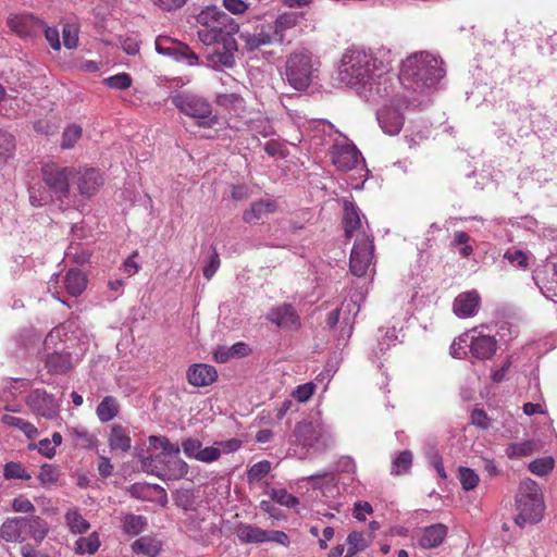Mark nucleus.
<instances>
[{
	"mask_svg": "<svg viewBox=\"0 0 557 557\" xmlns=\"http://www.w3.org/2000/svg\"><path fill=\"white\" fill-rule=\"evenodd\" d=\"M388 61L373 51L350 47L345 50L338 67V79L355 89L360 98L377 104L393 95L394 75L387 73Z\"/></svg>",
	"mask_w": 557,
	"mask_h": 557,
	"instance_id": "f257e3e1",
	"label": "nucleus"
},
{
	"mask_svg": "<svg viewBox=\"0 0 557 557\" xmlns=\"http://www.w3.org/2000/svg\"><path fill=\"white\" fill-rule=\"evenodd\" d=\"M443 61L429 53L416 52L401 63L398 86L403 84L407 89L424 92L433 89L444 77Z\"/></svg>",
	"mask_w": 557,
	"mask_h": 557,
	"instance_id": "f03ea898",
	"label": "nucleus"
},
{
	"mask_svg": "<svg viewBox=\"0 0 557 557\" xmlns=\"http://www.w3.org/2000/svg\"><path fill=\"white\" fill-rule=\"evenodd\" d=\"M149 443L162 451L154 457L141 458V471L153 474L163 481H177L185 478L189 466L178 457L181 447L165 436H150Z\"/></svg>",
	"mask_w": 557,
	"mask_h": 557,
	"instance_id": "7ed1b4c3",
	"label": "nucleus"
},
{
	"mask_svg": "<svg viewBox=\"0 0 557 557\" xmlns=\"http://www.w3.org/2000/svg\"><path fill=\"white\" fill-rule=\"evenodd\" d=\"M75 175V168L61 166L60 164L50 161L42 163L40 168L42 186L29 187V201L33 207H44L57 200L63 201L71 195L72 176Z\"/></svg>",
	"mask_w": 557,
	"mask_h": 557,
	"instance_id": "20e7f679",
	"label": "nucleus"
},
{
	"mask_svg": "<svg viewBox=\"0 0 557 557\" xmlns=\"http://www.w3.org/2000/svg\"><path fill=\"white\" fill-rule=\"evenodd\" d=\"M197 37L205 46H212L225 41L230 45L239 25L227 13L215 5L203 8L196 16Z\"/></svg>",
	"mask_w": 557,
	"mask_h": 557,
	"instance_id": "39448f33",
	"label": "nucleus"
},
{
	"mask_svg": "<svg viewBox=\"0 0 557 557\" xmlns=\"http://www.w3.org/2000/svg\"><path fill=\"white\" fill-rule=\"evenodd\" d=\"M290 444L299 446L304 451L300 458H306L309 450L323 453L334 444V436L329 425L322 421H299L290 435Z\"/></svg>",
	"mask_w": 557,
	"mask_h": 557,
	"instance_id": "423d86ee",
	"label": "nucleus"
},
{
	"mask_svg": "<svg viewBox=\"0 0 557 557\" xmlns=\"http://www.w3.org/2000/svg\"><path fill=\"white\" fill-rule=\"evenodd\" d=\"M517 516L515 522L520 528L542 520L545 510L543 495L537 483L531 479L521 481L516 496Z\"/></svg>",
	"mask_w": 557,
	"mask_h": 557,
	"instance_id": "0eeeda50",
	"label": "nucleus"
},
{
	"mask_svg": "<svg viewBox=\"0 0 557 557\" xmlns=\"http://www.w3.org/2000/svg\"><path fill=\"white\" fill-rule=\"evenodd\" d=\"M47 533L46 521L37 516L8 518L0 529L1 537L12 543H23L27 540L40 543Z\"/></svg>",
	"mask_w": 557,
	"mask_h": 557,
	"instance_id": "6e6552de",
	"label": "nucleus"
},
{
	"mask_svg": "<svg viewBox=\"0 0 557 557\" xmlns=\"http://www.w3.org/2000/svg\"><path fill=\"white\" fill-rule=\"evenodd\" d=\"M173 106L183 114L194 119L200 127H212L218 123L212 104L205 97L189 91H174L170 95Z\"/></svg>",
	"mask_w": 557,
	"mask_h": 557,
	"instance_id": "1a4fd4ad",
	"label": "nucleus"
},
{
	"mask_svg": "<svg viewBox=\"0 0 557 557\" xmlns=\"http://www.w3.org/2000/svg\"><path fill=\"white\" fill-rule=\"evenodd\" d=\"M319 61L307 48H298L293 51L285 64V77L287 83L296 90H305L312 82Z\"/></svg>",
	"mask_w": 557,
	"mask_h": 557,
	"instance_id": "9d476101",
	"label": "nucleus"
},
{
	"mask_svg": "<svg viewBox=\"0 0 557 557\" xmlns=\"http://www.w3.org/2000/svg\"><path fill=\"white\" fill-rule=\"evenodd\" d=\"M398 81L393 82V95L388 99L377 103L382 106L376 112L377 122L387 135H397L405 122L403 110L408 108L409 101L398 91Z\"/></svg>",
	"mask_w": 557,
	"mask_h": 557,
	"instance_id": "9b49d317",
	"label": "nucleus"
},
{
	"mask_svg": "<svg viewBox=\"0 0 557 557\" xmlns=\"http://www.w3.org/2000/svg\"><path fill=\"white\" fill-rule=\"evenodd\" d=\"M235 534L243 544H262L268 542L277 543L284 547L290 545V540L284 531L263 530L259 527L239 523L236 525Z\"/></svg>",
	"mask_w": 557,
	"mask_h": 557,
	"instance_id": "f8f14e48",
	"label": "nucleus"
},
{
	"mask_svg": "<svg viewBox=\"0 0 557 557\" xmlns=\"http://www.w3.org/2000/svg\"><path fill=\"white\" fill-rule=\"evenodd\" d=\"M374 245L370 234L362 233V237L355 240L350 253L349 267L356 276H366L371 271Z\"/></svg>",
	"mask_w": 557,
	"mask_h": 557,
	"instance_id": "ddd939ff",
	"label": "nucleus"
},
{
	"mask_svg": "<svg viewBox=\"0 0 557 557\" xmlns=\"http://www.w3.org/2000/svg\"><path fill=\"white\" fill-rule=\"evenodd\" d=\"M332 161L341 171H350L359 164L364 168L361 152L347 137L341 135L333 143Z\"/></svg>",
	"mask_w": 557,
	"mask_h": 557,
	"instance_id": "4468645a",
	"label": "nucleus"
},
{
	"mask_svg": "<svg viewBox=\"0 0 557 557\" xmlns=\"http://www.w3.org/2000/svg\"><path fill=\"white\" fill-rule=\"evenodd\" d=\"M72 183L76 186L78 196L88 200L92 198L103 185V178L99 170L94 168L75 169Z\"/></svg>",
	"mask_w": 557,
	"mask_h": 557,
	"instance_id": "2eb2a0df",
	"label": "nucleus"
},
{
	"mask_svg": "<svg viewBox=\"0 0 557 557\" xmlns=\"http://www.w3.org/2000/svg\"><path fill=\"white\" fill-rule=\"evenodd\" d=\"M231 44L226 45L225 41H220V47L214 48L205 58V64L219 72H223L235 66V52L238 50L237 41L235 38L231 39Z\"/></svg>",
	"mask_w": 557,
	"mask_h": 557,
	"instance_id": "dca6fc26",
	"label": "nucleus"
},
{
	"mask_svg": "<svg viewBox=\"0 0 557 557\" xmlns=\"http://www.w3.org/2000/svg\"><path fill=\"white\" fill-rule=\"evenodd\" d=\"M156 50L160 54L173 57L177 61H184L188 65L198 64V55L184 44H177L169 37H158L154 41Z\"/></svg>",
	"mask_w": 557,
	"mask_h": 557,
	"instance_id": "f3484780",
	"label": "nucleus"
},
{
	"mask_svg": "<svg viewBox=\"0 0 557 557\" xmlns=\"http://www.w3.org/2000/svg\"><path fill=\"white\" fill-rule=\"evenodd\" d=\"M343 224L347 238L355 236L357 239L358 235L362 237V233L369 234L367 232V228H369L368 222L366 221L363 225L362 218H364V215L361 214L359 208L352 201L345 199L343 201Z\"/></svg>",
	"mask_w": 557,
	"mask_h": 557,
	"instance_id": "a211bd4d",
	"label": "nucleus"
},
{
	"mask_svg": "<svg viewBox=\"0 0 557 557\" xmlns=\"http://www.w3.org/2000/svg\"><path fill=\"white\" fill-rule=\"evenodd\" d=\"M27 405L37 414L54 419L59 416V404L54 396L48 394L45 389H35L27 397Z\"/></svg>",
	"mask_w": 557,
	"mask_h": 557,
	"instance_id": "6ab92c4d",
	"label": "nucleus"
},
{
	"mask_svg": "<svg viewBox=\"0 0 557 557\" xmlns=\"http://www.w3.org/2000/svg\"><path fill=\"white\" fill-rule=\"evenodd\" d=\"M44 367L50 375H67L75 368V361L70 351H47L44 357Z\"/></svg>",
	"mask_w": 557,
	"mask_h": 557,
	"instance_id": "aec40b11",
	"label": "nucleus"
},
{
	"mask_svg": "<svg viewBox=\"0 0 557 557\" xmlns=\"http://www.w3.org/2000/svg\"><path fill=\"white\" fill-rule=\"evenodd\" d=\"M239 38L244 41L245 48L249 51L277 42L268 23L257 25L253 30H242Z\"/></svg>",
	"mask_w": 557,
	"mask_h": 557,
	"instance_id": "412c9836",
	"label": "nucleus"
},
{
	"mask_svg": "<svg viewBox=\"0 0 557 557\" xmlns=\"http://www.w3.org/2000/svg\"><path fill=\"white\" fill-rule=\"evenodd\" d=\"M8 26L16 35L24 38L39 34L44 27V22L33 14L21 13L10 15Z\"/></svg>",
	"mask_w": 557,
	"mask_h": 557,
	"instance_id": "4be33fe9",
	"label": "nucleus"
},
{
	"mask_svg": "<svg viewBox=\"0 0 557 557\" xmlns=\"http://www.w3.org/2000/svg\"><path fill=\"white\" fill-rule=\"evenodd\" d=\"M481 297L476 290H469L458 295L453 304V311L458 318H470L476 314Z\"/></svg>",
	"mask_w": 557,
	"mask_h": 557,
	"instance_id": "5701e85b",
	"label": "nucleus"
},
{
	"mask_svg": "<svg viewBox=\"0 0 557 557\" xmlns=\"http://www.w3.org/2000/svg\"><path fill=\"white\" fill-rule=\"evenodd\" d=\"M186 379L195 387H206L216 381L218 372L213 366L195 363L188 368Z\"/></svg>",
	"mask_w": 557,
	"mask_h": 557,
	"instance_id": "b1692460",
	"label": "nucleus"
},
{
	"mask_svg": "<svg viewBox=\"0 0 557 557\" xmlns=\"http://www.w3.org/2000/svg\"><path fill=\"white\" fill-rule=\"evenodd\" d=\"M473 335L470 342V351L473 357L480 360H486L492 358L497 350V341L494 336L478 334L476 330H472Z\"/></svg>",
	"mask_w": 557,
	"mask_h": 557,
	"instance_id": "393cba45",
	"label": "nucleus"
},
{
	"mask_svg": "<svg viewBox=\"0 0 557 557\" xmlns=\"http://www.w3.org/2000/svg\"><path fill=\"white\" fill-rule=\"evenodd\" d=\"M447 527L443 523H435L419 531L418 545L423 549L436 548L447 535Z\"/></svg>",
	"mask_w": 557,
	"mask_h": 557,
	"instance_id": "a878e982",
	"label": "nucleus"
},
{
	"mask_svg": "<svg viewBox=\"0 0 557 557\" xmlns=\"http://www.w3.org/2000/svg\"><path fill=\"white\" fill-rule=\"evenodd\" d=\"M267 319L280 327L292 329L297 327L299 324V317L294 307L287 304L272 309L268 313Z\"/></svg>",
	"mask_w": 557,
	"mask_h": 557,
	"instance_id": "bb28decb",
	"label": "nucleus"
},
{
	"mask_svg": "<svg viewBox=\"0 0 557 557\" xmlns=\"http://www.w3.org/2000/svg\"><path fill=\"white\" fill-rule=\"evenodd\" d=\"M298 20L299 17L296 13L285 12L280 14L274 22L268 23L277 42L282 44L285 40V33L294 28Z\"/></svg>",
	"mask_w": 557,
	"mask_h": 557,
	"instance_id": "cd10ccee",
	"label": "nucleus"
},
{
	"mask_svg": "<svg viewBox=\"0 0 557 557\" xmlns=\"http://www.w3.org/2000/svg\"><path fill=\"white\" fill-rule=\"evenodd\" d=\"M276 210V203L273 200H259L251 205L250 209L243 214L246 223L256 222Z\"/></svg>",
	"mask_w": 557,
	"mask_h": 557,
	"instance_id": "c85d7f7f",
	"label": "nucleus"
},
{
	"mask_svg": "<svg viewBox=\"0 0 557 557\" xmlns=\"http://www.w3.org/2000/svg\"><path fill=\"white\" fill-rule=\"evenodd\" d=\"M87 286V278L84 273L77 269L67 271L64 277V287L66 292L73 296H79Z\"/></svg>",
	"mask_w": 557,
	"mask_h": 557,
	"instance_id": "c756f323",
	"label": "nucleus"
},
{
	"mask_svg": "<svg viewBox=\"0 0 557 557\" xmlns=\"http://www.w3.org/2000/svg\"><path fill=\"white\" fill-rule=\"evenodd\" d=\"M131 436L128 431L121 424H114L109 435V445L111 449H120L122 451H128L131 449Z\"/></svg>",
	"mask_w": 557,
	"mask_h": 557,
	"instance_id": "7c9ffc66",
	"label": "nucleus"
},
{
	"mask_svg": "<svg viewBox=\"0 0 557 557\" xmlns=\"http://www.w3.org/2000/svg\"><path fill=\"white\" fill-rule=\"evenodd\" d=\"M101 545L99 533L94 531L87 536L78 537L74 543V552L77 555H94Z\"/></svg>",
	"mask_w": 557,
	"mask_h": 557,
	"instance_id": "2f4dec72",
	"label": "nucleus"
},
{
	"mask_svg": "<svg viewBox=\"0 0 557 557\" xmlns=\"http://www.w3.org/2000/svg\"><path fill=\"white\" fill-rule=\"evenodd\" d=\"M205 517L198 512L188 513L184 520V525L188 534L195 540H203L208 535L207 528L203 525Z\"/></svg>",
	"mask_w": 557,
	"mask_h": 557,
	"instance_id": "473e14b6",
	"label": "nucleus"
},
{
	"mask_svg": "<svg viewBox=\"0 0 557 557\" xmlns=\"http://www.w3.org/2000/svg\"><path fill=\"white\" fill-rule=\"evenodd\" d=\"M539 450V445L533 440H527L523 442L511 443L506 447V456L509 459H518L528 457Z\"/></svg>",
	"mask_w": 557,
	"mask_h": 557,
	"instance_id": "72a5a7b5",
	"label": "nucleus"
},
{
	"mask_svg": "<svg viewBox=\"0 0 557 557\" xmlns=\"http://www.w3.org/2000/svg\"><path fill=\"white\" fill-rule=\"evenodd\" d=\"M65 523L73 534H84L90 529V523L77 509H70L65 513Z\"/></svg>",
	"mask_w": 557,
	"mask_h": 557,
	"instance_id": "f704fd0d",
	"label": "nucleus"
},
{
	"mask_svg": "<svg viewBox=\"0 0 557 557\" xmlns=\"http://www.w3.org/2000/svg\"><path fill=\"white\" fill-rule=\"evenodd\" d=\"M97 417L101 422L113 420L119 413V404L113 396H106L96 409Z\"/></svg>",
	"mask_w": 557,
	"mask_h": 557,
	"instance_id": "c9c22d12",
	"label": "nucleus"
},
{
	"mask_svg": "<svg viewBox=\"0 0 557 557\" xmlns=\"http://www.w3.org/2000/svg\"><path fill=\"white\" fill-rule=\"evenodd\" d=\"M141 500H152L164 507L168 504V494L160 485L141 482Z\"/></svg>",
	"mask_w": 557,
	"mask_h": 557,
	"instance_id": "e433bc0d",
	"label": "nucleus"
},
{
	"mask_svg": "<svg viewBox=\"0 0 557 557\" xmlns=\"http://www.w3.org/2000/svg\"><path fill=\"white\" fill-rule=\"evenodd\" d=\"M1 422L8 426H12V428H16V429L21 430L29 440H34L38 435L37 428L33 423H30L24 419H21V418L14 417V416H10V414H4L1 417Z\"/></svg>",
	"mask_w": 557,
	"mask_h": 557,
	"instance_id": "4c0bfd02",
	"label": "nucleus"
},
{
	"mask_svg": "<svg viewBox=\"0 0 557 557\" xmlns=\"http://www.w3.org/2000/svg\"><path fill=\"white\" fill-rule=\"evenodd\" d=\"M247 127L253 136L260 135L262 137H269L274 134V128L271 124V121L263 115H258L253 119H250L247 122Z\"/></svg>",
	"mask_w": 557,
	"mask_h": 557,
	"instance_id": "58836bf2",
	"label": "nucleus"
},
{
	"mask_svg": "<svg viewBox=\"0 0 557 557\" xmlns=\"http://www.w3.org/2000/svg\"><path fill=\"white\" fill-rule=\"evenodd\" d=\"M14 150V137L8 132L0 131V169L13 157Z\"/></svg>",
	"mask_w": 557,
	"mask_h": 557,
	"instance_id": "ea45409f",
	"label": "nucleus"
},
{
	"mask_svg": "<svg viewBox=\"0 0 557 557\" xmlns=\"http://www.w3.org/2000/svg\"><path fill=\"white\" fill-rule=\"evenodd\" d=\"M347 554L345 557H354L359 552L364 550L369 546V543L363 533L352 531L347 536Z\"/></svg>",
	"mask_w": 557,
	"mask_h": 557,
	"instance_id": "a19ab883",
	"label": "nucleus"
},
{
	"mask_svg": "<svg viewBox=\"0 0 557 557\" xmlns=\"http://www.w3.org/2000/svg\"><path fill=\"white\" fill-rule=\"evenodd\" d=\"M215 103L230 111H237L244 107V99L239 94H218Z\"/></svg>",
	"mask_w": 557,
	"mask_h": 557,
	"instance_id": "79ce46f5",
	"label": "nucleus"
},
{
	"mask_svg": "<svg viewBox=\"0 0 557 557\" xmlns=\"http://www.w3.org/2000/svg\"><path fill=\"white\" fill-rule=\"evenodd\" d=\"M70 435L73 437L75 445L81 448H91L97 442L96 437L84 428L70 429Z\"/></svg>",
	"mask_w": 557,
	"mask_h": 557,
	"instance_id": "37998d69",
	"label": "nucleus"
},
{
	"mask_svg": "<svg viewBox=\"0 0 557 557\" xmlns=\"http://www.w3.org/2000/svg\"><path fill=\"white\" fill-rule=\"evenodd\" d=\"M61 476V471L58 466L45 463L41 466L38 480L44 486L55 484Z\"/></svg>",
	"mask_w": 557,
	"mask_h": 557,
	"instance_id": "c03bdc74",
	"label": "nucleus"
},
{
	"mask_svg": "<svg viewBox=\"0 0 557 557\" xmlns=\"http://www.w3.org/2000/svg\"><path fill=\"white\" fill-rule=\"evenodd\" d=\"M3 476L7 480H29L30 473L21 462L10 461L4 465Z\"/></svg>",
	"mask_w": 557,
	"mask_h": 557,
	"instance_id": "a18cd8bd",
	"label": "nucleus"
},
{
	"mask_svg": "<svg viewBox=\"0 0 557 557\" xmlns=\"http://www.w3.org/2000/svg\"><path fill=\"white\" fill-rule=\"evenodd\" d=\"M271 462L269 460H261L252 465L247 471L248 483H256L261 481L271 471Z\"/></svg>",
	"mask_w": 557,
	"mask_h": 557,
	"instance_id": "49530a36",
	"label": "nucleus"
},
{
	"mask_svg": "<svg viewBox=\"0 0 557 557\" xmlns=\"http://www.w3.org/2000/svg\"><path fill=\"white\" fill-rule=\"evenodd\" d=\"M554 467L555 460L553 457L548 456L535 459L530 462L529 470L537 476H545L553 471Z\"/></svg>",
	"mask_w": 557,
	"mask_h": 557,
	"instance_id": "de8ad7c7",
	"label": "nucleus"
},
{
	"mask_svg": "<svg viewBox=\"0 0 557 557\" xmlns=\"http://www.w3.org/2000/svg\"><path fill=\"white\" fill-rule=\"evenodd\" d=\"M83 135V129L81 126L76 124H71L65 127L62 134L61 148L62 149H71L75 146V144L81 139Z\"/></svg>",
	"mask_w": 557,
	"mask_h": 557,
	"instance_id": "09e8293b",
	"label": "nucleus"
},
{
	"mask_svg": "<svg viewBox=\"0 0 557 557\" xmlns=\"http://www.w3.org/2000/svg\"><path fill=\"white\" fill-rule=\"evenodd\" d=\"M412 465V454L409 450H404L398 454V456L394 459L392 466L393 474H404L409 471Z\"/></svg>",
	"mask_w": 557,
	"mask_h": 557,
	"instance_id": "8fccbe9b",
	"label": "nucleus"
},
{
	"mask_svg": "<svg viewBox=\"0 0 557 557\" xmlns=\"http://www.w3.org/2000/svg\"><path fill=\"white\" fill-rule=\"evenodd\" d=\"M272 500L288 508H294L299 504L296 496L288 493L285 488H273L271 491Z\"/></svg>",
	"mask_w": 557,
	"mask_h": 557,
	"instance_id": "3c124183",
	"label": "nucleus"
},
{
	"mask_svg": "<svg viewBox=\"0 0 557 557\" xmlns=\"http://www.w3.org/2000/svg\"><path fill=\"white\" fill-rule=\"evenodd\" d=\"M459 480L465 491H471L476 487L479 483V475L474 470L467 467H459Z\"/></svg>",
	"mask_w": 557,
	"mask_h": 557,
	"instance_id": "603ef678",
	"label": "nucleus"
},
{
	"mask_svg": "<svg viewBox=\"0 0 557 557\" xmlns=\"http://www.w3.org/2000/svg\"><path fill=\"white\" fill-rule=\"evenodd\" d=\"M504 258L508 260L512 265L525 269L528 267V255L519 249H508L504 253Z\"/></svg>",
	"mask_w": 557,
	"mask_h": 557,
	"instance_id": "864d4df0",
	"label": "nucleus"
},
{
	"mask_svg": "<svg viewBox=\"0 0 557 557\" xmlns=\"http://www.w3.org/2000/svg\"><path fill=\"white\" fill-rule=\"evenodd\" d=\"M104 84L114 89H126L132 85V78L126 73H120L104 79Z\"/></svg>",
	"mask_w": 557,
	"mask_h": 557,
	"instance_id": "5fc2aeb1",
	"label": "nucleus"
},
{
	"mask_svg": "<svg viewBox=\"0 0 557 557\" xmlns=\"http://www.w3.org/2000/svg\"><path fill=\"white\" fill-rule=\"evenodd\" d=\"M220 267V256L215 247H211V253L203 267V276L211 280Z\"/></svg>",
	"mask_w": 557,
	"mask_h": 557,
	"instance_id": "6e6d98bb",
	"label": "nucleus"
},
{
	"mask_svg": "<svg viewBox=\"0 0 557 557\" xmlns=\"http://www.w3.org/2000/svg\"><path fill=\"white\" fill-rule=\"evenodd\" d=\"M202 448V443L199 440L188 437L182 442V449L186 457L196 459Z\"/></svg>",
	"mask_w": 557,
	"mask_h": 557,
	"instance_id": "4d7b16f0",
	"label": "nucleus"
},
{
	"mask_svg": "<svg viewBox=\"0 0 557 557\" xmlns=\"http://www.w3.org/2000/svg\"><path fill=\"white\" fill-rule=\"evenodd\" d=\"M161 550V543L151 537H141V554L157 557Z\"/></svg>",
	"mask_w": 557,
	"mask_h": 557,
	"instance_id": "13d9d810",
	"label": "nucleus"
},
{
	"mask_svg": "<svg viewBox=\"0 0 557 557\" xmlns=\"http://www.w3.org/2000/svg\"><path fill=\"white\" fill-rule=\"evenodd\" d=\"M175 504L186 511L195 510V498L189 491L178 492L175 496Z\"/></svg>",
	"mask_w": 557,
	"mask_h": 557,
	"instance_id": "bf43d9fd",
	"label": "nucleus"
},
{
	"mask_svg": "<svg viewBox=\"0 0 557 557\" xmlns=\"http://www.w3.org/2000/svg\"><path fill=\"white\" fill-rule=\"evenodd\" d=\"M78 42V30L74 25L66 24L63 27V44L67 49L76 48Z\"/></svg>",
	"mask_w": 557,
	"mask_h": 557,
	"instance_id": "052dcab7",
	"label": "nucleus"
},
{
	"mask_svg": "<svg viewBox=\"0 0 557 557\" xmlns=\"http://www.w3.org/2000/svg\"><path fill=\"white\" fill-rule=\"evenodd\" d=\"M122 529L129 536L139 534V517L126 515L122 521Z\"/></svg>",
	"mask_w": 557,
	"mask_h": 557,
	"instance_id": "680f3d73",
	"label": "nucleus"
},
{
	"mask_svg": "<svg viewBox=\"0 0 557 557\" xmlns=\"http://www.w3.org/2000/svg\"><path fill=\"white\" fill-rule=\"evenodd\" d=\"M315 385L311 382L299 385L295 388L292 396L299 403L307 401L314 393Z\"/></svg>",
	"mask_w": 557,
	"mask_h": 557,
	"instance_id": "e2e57ef3",
	"label": "nucleus"
},
{
	"mask_svg": "<svg viewBox=\"0 0 557 557\" xmlns=\"http://www.w3.org/2000/svg\"><path fill=\"white\" fill-rule=\"evenodd\" d=\"M219 459H220V451L215 444H214V446L202 447L201 450L199 451L198 456H196V460L206 462V463H211Z\"/></svg>",
	"mask_w": 557,
	"mask_h": 557,
	"instance_id": "0e129e2a",
	"label": "nucleus"
},
{
	"mask_svg": "<svg viewBox=\"0 0 557 557\" xmlns=\"http://www.w3.org/2000/svg\"><path fill=\"white\" fill-rule=\"evenodd\" d=\"M29 449H37L39 454L47 458H52L55 456V447L52 445L49 438H44L39 441L37 444H29Z\"/></svg>",
	"mask_w": 557,
	"mask_h": 557,
	"instance_id": "69168bd1",
	"label": "nucleus"
},
{
	"mask_svg": "<svg viewBox=\"0 0 557 557\" xmlns=\"http://www.w3.org/2000/svg\"><path fill=\"white\" fill-rule=\"evenodd\" d=\"M12 509L16 512L34 513L35 507L25 496H18L12 502Z\"/></svg>",
	"mask_w": 557,
	"mask_h": 557,
	"instance_id": "338daca9",
	"label": "nucleus"
},
{
	"mask_svg": "<svg viewBox=\"0 0 557 557\" xmlns=\"http://www.w3.org/2000/svg\"><path fill=\"white\" fill-rule=\"evenodd\" d=\"M373 512L372 506L368 502H356L354 505L352 515L358 521H364L368 515Z\"/></svg>",
	"mask_w": 557,
	"mask_h": 557,
	"instance_id": "774afa93",
	"label": "nucleus"
}]
</instances>
